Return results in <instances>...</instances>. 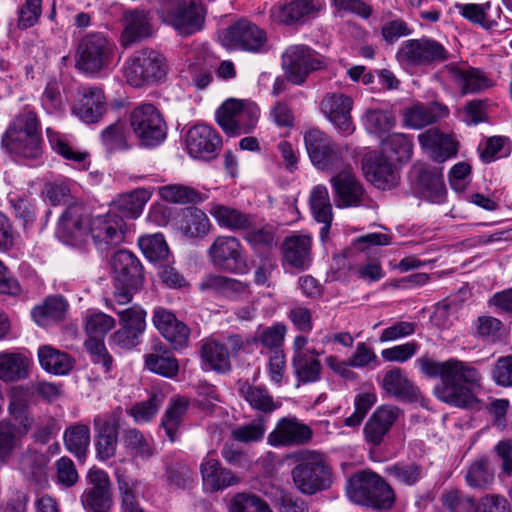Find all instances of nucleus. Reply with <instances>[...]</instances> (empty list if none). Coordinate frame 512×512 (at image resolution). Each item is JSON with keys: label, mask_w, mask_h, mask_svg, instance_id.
Wrapping results in <instances>:
<instances>
[{"label": "nucleus", "mask_w": 512, "mask_h": 512, "mask_svg": "<svg viewBox=\"0 0 512 512\" xmlns=\"http://www.w3.org/2000/svg\"><path fill=\"white\" fill-rule=\"evenodd\" d=\"M415 365L426 377L440 379L433 389L440 401L456 407H469L476 401L472 389L480 386L481 375L469 363L456 358L436 361L423 355Z\"/></svg>", "instance_id": "1"}, {"label": "nucleus", "mask_w": 512, "mask_h": 512, "mask_svg": "<svg viewBox=\"0 0 512 512\" xmlns=\"http://www.w3.org/2000/svg\"><path fill=\"white\" fill-rule=\"evenodd\" d=\"M86 217L87 211L83 205H69L59 219L58 233L75 241H83L90 235L96 248L101 251H106L123 241L125 222L121 216L107 213L88 221Z\"/></svg>", "instance_id": "2"}, {"label": "nucleus", "mask_w": 512, "mask_h": 512, "mask_svg": "<svg viewBox=\"0 0 512 512\" xmlns=\"http://www.w3.org/2000/svg\"><path fill=\"white\" fill-rule=\"evenodd\" d=\"M2 146L17 157L38 159L42 155V136L37 114L24 108L3 134Z\"/></svg>", "instance_id": "3"}, {"label": "nucleus", "mask_w": 512, "mask_h": 512, "mask_svg": "<svg viewBox=\"0 0 512 512\" xmlns=\"http://www.w3.org/2000/svg\"><path fill=\"white\" fill-rule=\"evenodd\" d=\"M345 490L352 502L373 509H391L396 501L392 486L371 470L358 471L350 476Z\"/></svg>", "instance_id": "4"}, {"label": "nucleus", "mask_w": 512, "mask_h": 512, "mask_svg": "<svg viewBox=\"0 0 512 512\" xmlns=\"http://www.w3.org/2000/svg\"><path fill=\"white\" fill-rule=\"evenodd\" d=\"M291 474L297 489L306 495L327 490L333 484L330 466L323 455L315 451L302 452Z\"/></svg>", "instance_id": "5"}, {"label": "nucleus", "mask_w": 512, "mask_h": 512, "mask_svg": "<svg viewBox=\"0 0 512 512\" xmlns=\"http://www.w3.org/2000/svg\"><path fill=\"white\" fill-rule=\"evenodd\" d=\"M114 274V299L117 304L129 303L144 283L143 267L130 251L120 249L111 259Z\"/></svg>", "instance_id": "6"}, {"label": "nucleus", "mask_w": 512, "mask_h": 512, "mask_svg": "<svg viewBox=\"0 0 512 512\" xmlns=\"http://www.w3.org/2000/svg\"><path fill=\"white\" fill-rule=\"evenodd\" d=\"M114 50V44L104 34H87L77 47L75 67L85 74H99L112 63Z\"/></svg>", "instance_id": "7"}, {"label": "nucleus", "mask_w": 512, "mask_h": 512, "mask_svg": "<svg viewBox=\"0 0 512 512\" xmlns=\"http://www.w3.org/2000/svg\"><path fill=\"white\" fill-rule=\"evenodd\" d=\"M260 109L250 100L227 99L216 110V120L229 136L251 132L257 125Z\"/></svg>", "instance_id": "8"}, {"label": "nucleus", "mask_w": 512, "mask_h": 512, "mask_svg": "<svg viewBox=\"0 0 512 512\" xmlns=\"http://www.w3.org/2000/svg\"><path fill=\"white\" fill-rule=\"evenodd\" d=\"M168 66L165 57L152 49L136 51L126 62L125 77L134 87H142L162 81L167 75Z\"/></svg>", "instance_id": "9"}, {"label": "nucleus", "mask_w": 512, "mask_h": 512, "mask_svg": "<svg viewBox=\"0 0 512 512\" xmlns=\"http://www.w3.org/2000/svg\"><path fill=\"white\" fill-rule=\"evenodd\" d=\"M304 142L312 163L318 169L332 171L344 166L349 152L347 145L333 142L319 129L307 131Z\"/></svg>", "instance_id": "10"}, {"label": "nucleus", "mask_w": 512, "mask_h": 512, "mask_svg": "<svg viewBox=\"0 0 512 512\" xmlns=\"http://www.w3.org/2000/svg\"><path fill=\"white\" fill-rule=\"evenodd\" d=\"M304 142L312 163L318 169L332 171L344 166L349 152L347 145L333 142L319 129L307 131Z\"/></svg>", "instance_id": "11"}, {"label": "nucleus", "mask_w": 512, "mask_h": 512, "mask_svg": "<svg viewBox=\"0 0 512 512\" xmlns=\"http://www.w3.org/2000/svg\"><path fill=\"white\" fill-rule=\"evenodd\" d=\"M249 340H244L238 334H232L220 341L214 338L202 340L199 355L204 370H212L217 373H227L232 369L231 357L237 356Z\"/></svg>", "instance_id": "12"}, {"label": "nucleus", "mask_w": 512, "mask_h": 512, "mask_svg": "<svg viewBox=\"0 0 512 512\" xmlns=\"http://www.w3.org/2000/svg\"><path fill=\"white\" fill-rule=\"evenodd\" d=\"M449 57V52L441 43L425 37L404 41L396 53L397 61L405 67L438 64Z\"/></svg>", "instance_id": "13"}, {"label": "nucleus", "mask_w": 512, "mask_h": 512, "mask_svg": "<svg viewBox=\"0 0 512 512\" xmlns=\"http://www.w3.org/2000/svg\"><path fill=\"white\" fill-rule=\"evenodd\" d=\"M282 67L287 78L296 85H302L309 73L326 67L323 57L309 46H289L282 55Z\"/></svg>", "instance_id": "14"}, {"label": "nucleus", "mask_w": 512, "mask_h": 512, "mask_svg": "<svg viewBox=\"0 0 512 512\" xmlns=\"http://www.w3.org/2000/svg\"><path fill=\"white\" fill-rule=\"evenodd\" d=\"M130 124L144 146L159 145L166 138V123L152 104H142L134 108L130 114Z\"/></svg>", "instance_id": "15"}, {"label": "nucleus", "mask_w": 512, "mask_h": 512, "mask_svg": "<svg viewBox=\"0 0 512 512\" xmlns=\"http://www.w3.org/2000/svg\"><path fill=\"white\" fill-rule=\"evenodd\" d=\"M206 10L200 0H178L163 15V21L181 36H190L202 30Z\"/></svg>", "instance_id": "16"}, {"label": "nucleus", "mask_w": 512, "mask_h": 512, "mask_svg": "<svg viewBox=\"0 0 512 512\" xmlns=\"http://www.w3.org/2000/svg\"><path fill=\"white\" fill-rule=\"evenodd\" d=\"M224 40L233 49L250 53H266L269 51L268 37L265 30L245 19L231 25L226 31Z\"/></svg>", "instance_id": "17"}, {"label": "nucleus", "mask_w": 512, "mask_h": 512, "mask_svg": "<svg viewBox=\"0 0 512 512\" xmlns=\"http://www.w3.org/2000/svg\"><path fill=\"white\" fill-rule=\"evenodd\" d=\"M112 309L119 317L120 328L112 335V341L123 349H132L139 345L146 329V311L139 305L123 310Z\"/></svg>", "instance_id": "18"}, {"label": "nucleus", "mask_w": 512, "mask_h": 512, "mask_svg": "<svg viewBox=\"0 0 512 512\" xmlns=\"http://www.w3.org/2000/svg\"><path fill=\"white\" fill-rule=\"evenodd\" d=\"M338 208L359 207L364 205L365 190L353 173L350 165L344 164L340 171L330 178Z\"/></svg>", "instance_id": "19"}, {"label": "nucleus", "mask_w": 512, "mask_h": 512, "mask_svg": "<svg viewBox=\"0 0 512 512\" xmlns=\"http://www.w3.org/2000/svg\"><path fill=\"white\" fill-rule=\"evenodd\" d=\"M323 9L321 0H291L270 9L271 19L287 26L303 25L316 18Z\"/></svg>", "instance_id": "20"}, {"label": "nucleus", "mask_w": 512, "mask_h": 512, "mask_svg": "<svg viewBox=\"0 0 512 512\" xmlns=\"http://www.w3.org/2000/svg\"><path fill=\"white\" fill-rule=\"evenodd\" d=\"M319 107L339 133L348 136L355 131L351 116L353 99L350 96L337 92L326 93Z\"/></svg>", "instance_id": "21"}, {"label": "nucleus", "mask_w": 512, "mask_h": 512, "mask_svg": "<svg viewBox=\"0 0 512 512\" xmlns=\"http://www.w3.org/2000/svg\"><path fill=\"white\" fill-rule=\"evenodd\" d=\"M240 241L234 236H218L208 249L211 263L228 272H236L245 265Z\"/></svg>", "instance_id": "22"}, {"label": "nucleus", "mask_w": 512, "mask_h": 512, "mask_svg": "<svg viewBox=\"0 0 512 512\" xmlns=\"http://www.w3.org/2000/svg\"><path fill=\"white\" fill-rule=\"evenodd\" d=\"M203 487L209 492L223 491L229 487L241 483L242 478L232 470L224 467L214 457L213 452H208L199 465Z\"/></svg>", "instance_id": "23"}, {"label": "nucleus", "mask_w": 512, "mask_h": 512, "mask_svg": "<svg viewBox=\"0 0 512 512\" xmlns=\"http://www.w3.org/2000/svg\"><path fill=\"white\" fill-rule=\"evenodd\" d=\"M88 482L89 487L81 497L84 508L93 512H107L112 506L108 474L101 469H91L88 473Z\"/></svg>", "instance_id": "24"}, {"label": "nucleus", "mask_w": 512, "mask_h": 512, "mask_svg": "<svg viewBox=\"0 0 512 512\" xmlns=\"http://www.w3.org/2000/svg\"><path fill=\"white\" fill-rule=\"evenodd\" d=\"M186 149L193 158L210 160L222 146L220 135L210 126L197 124L186 134Z\"/></svg>", "instance_id": "25"}, {"label": "nucleus", "mask_w": 512, "mask_h": 512, "mask_svg": "<svg viewBox=\"0 0 512 512\" xmlns=\"http://www.w3.org/2000/svg\"><path fill=\"white\" fill-rule=\"evenodd\" d=\"M312 429L296 417L281 418L268 435V444L273 447L303 445L312 438Z\"/></svg>", "instance_id": "26"}, {"label": "nucleus", "mask_w": 512, "mask_h": 512, "mask_svg": "<svg viewBox=\"0 0 512 512\" xmlns=\"http://www.w3.org/2000/svg\"><path fill=\"white\" fill-rule=\"evenodd\" d=\"M77 96L72 107L73 114L87 124L99 122L106 112L103 90L99 87L83 86L78 89Z\"/></svg>", "instance_id": "27"}, {"label": "nucleus", "mask_w": 512, "mask_h": 512, "mask_svg": "<svg viewBox=\"0 0 512 512\" xmlns=\"http://www.w3.org/2000/svg\"><path fill=\"white\" fill-rule=\"evenodd\" d=\"M443 72L463 95L478 93L492 86V81L478 68L448 64L443 67Z\"/></svg>", "instance_id": "28"}, {"label": "nucleus", "mask_w": 512, "mask_h": 512, "mask_svg": "<svg viewBox=\"0 0 512 512\" xmlns=\"http://www.w3.org/2000/svg\"><path fill=\"white\" fill-rule=\"evenodd\" d=\"M411 174L416 178L417 191L421 197L436 204L445 200L446 188L440 170L429 169L424 164H415Z\"/></svg>", "instance_id": "29"}, {"label": "nucleus", "mask_w": 512, "mask_h": 512, "mask_svg": "<svg viewBox=\"0 0 512 512\" xmlns=\"http://www.w3.org/2000/svg\"><path fill=\"white\" fill-rule=\"evenodd\" d=\"M363 170L367 179L383 190L395 187L399 180L396 167L381 154L374 153L366 156Z\"/></svg>", "instance_id": "30"}, {"label": "nucleus", "mask_w": 512, "mask_h": 512, "mask_svg": "<svg viewBox=\"0 0 512 512\" xmlns=\"http://www.w3.org/2000/svg\"><path fill=\"white\" fill-rule=\"evenodd\" d=\"M401 414V410L396 406H379L365 424L366 441L374 446L380 445Z\"/></svg>", "instance_id": "31"}, {"label": "nucleus", "mask_w": 512, "mask_h": 512, "mask_svg": "<svg viewBox=\"0 0 512 512\" xmlns=\"http://www.w3.org/2000/svg\"><path fill=\"white\" fill-rule=\"evenodd\" d=\"M95 427L96 456L106 461L115 456L118 446L119 423L111 417L96 416L93 420Z\"/></svg>", "instance_id": "32"}, {"label": "nucleus", "mask_w": 512, "mask_h": 512, "mask_svg": "<svg viewBox=\"0 0 512 512\" xmlns=\"http://www.w3.org/2000/svg\"><path fill=\"white\" fill-rule=\"evenodd\" d=\"M418 141L421 148L437 162H444L457 154L458 143L437 128L419 134Z\"/></svg>", "instance_id": "33"}, {"label": "nucleus", "mask_w": 512, "mask_h": 512, "mask_svg": "<svg viewBox=\"0 0 512 512\" xmlns=\"http://www.w3.org/2000/svg\"><path fill=\"white\" fill-rule=\"evenodd\" d=\"M448 114V107L441 103L417 102L405 109L403 113V124L411 129H422L436 123L440 119L448 116Z\"/></svg>", "instance_id": "34"}, {"label": "nucleus", "mask_w": 512, "mask_h": 512, "mask_svg": "<svg viewBox=\"0 0 512 512\" xmlns=\"http://www.w3.org/2000/svg\"><path fill=\"white\" fill-rule=\"evenodd\" d=\"M144 365L152 373L174 379L179 373V362L172 351L161 341L151 345L150 352L144 355Z\"/></svg>", "instance_id": "35"}, {"label": "nucleus", "mask_w": 512, "mask_h": 512, "mask_svg": "<svg viewBox=\"0 0 512 512\" xmlns=\"http://www.w3.org/2000/svg\"><path fill=\"white\" fill-rule=\"evenodd\" d=\"M49 457L38 451H26L21 455L19 469L27 481L39 489L48 486Z\"/></svg>", "instance_id": "36"}, {"label": "nucleus", "mask_w": 512, "mask_h": 512, "mask_svg": "<svg viewBox=\"0 0 512 512\" xmlns=\"http://www.w3.org/2000/svg\"><path fill=\"white\" fill-rule=\"evenodd\" d=\"M309 206L313 218L323 224L320 229V239L324 242L328 238L333 220L332 204L325 185L319 184L312 188L309 195Z\"/></svg>", "instance_id": "37"}, {"label": "nucleus", "mask_w": 512, "mask_h": 512, "mask_svg": "<svg viewBox=\"0 0 512 512\" xmlns=\"http://www.w3.org/2000/svg\"><path fill=\"white\" fill-rule=\"evenodd\" d=\"M381 387L388 395L401 400L413 401L419 394L418 387L399 367H394L385 372Z\"/></svg>", "instance_id": "38"}, {"label": "nucleus", "mask_w": 512, "mask_h": 512, "mask_svg": "<svg viewBox=\"0 0 512 512\" xmlns=\"http://www.w3.org/2000/svg\"><path fill=\"white\" fill-rule=\"evenodd\" d=\"M286 263L297 269H305L311 260V237L306 234H294L286 237L282 245Z\"/></svg>", "instance_id": "39"}, {"label": "nucleus", "mask_w": 512, "mask_h": 512, "mask_svg": "<svg viewBox=\"0 0 512 512\" xmlns=\"http://www.w3.org/2000/svg\"><path fill=\"white\" fill-rule=\"evenodd\" d=\"M30 429L7 418L0 421V464L7 463L22 446L23 438Z\"/></svg>", "instance_id": "40"}, {"label": "nucleus", "mask_w": 512, "mask_h": 512, "mask_svg": "<svg viewBox=\"0 0 512 512\" xmlns=\"http://www.w3.org/2000/svg\"><path fill=\"white\" fill-rule=\"evenodd\" d=\"M238 392L248 405L258 412L269 414L280 407V402L274 399L265 386L247 381L239 382Z\"/></svg>", "instance_id": "41"}, {"label": "nucleus", "mask_w": 512, "mask_h": 512, "mask_svg": "<svg viewBox=\"0 0 512 512\" xmlns=\"http://www.w3.org/2000/svg\"><path fill=\"white\" fill-rule=\"evenodd\" d=\"M124 30L121 34V43L128 47L148 37L152 30L148 13L134 10L124 14Z\"/></svg>", "instance_id": "42"}, {"label": "nucleus", "mask_w": 512, "mask_h": 512, "mask_svg": "<svg viewBox=\"0 0 512 512\" xmlns=\"http://www.w3.org/2000/svg\"><path fill=\"white\" fill-rule=\"evenodd\" d=\"M209 213L220 227L230 231L248 229L253 223L251 215L219 203L211 204Z\"/></svg>", "instance_id": "43"}, {"label": "nucleus", "mask_w": 512, "mask_h": 512, "mask_svg": "<svg viewBox=\"0 0 512 512\" xmlns=\"http://www.w3.org/2000/svg\"><path fill=\"white\" fill-rule=\"evenodd\" d=\"M189 404L190 401L186 397H173L161 418V426L171 442L177 440V433L188 411Z\"/></svg>", "instance_id": "44"}, {"label": "nucleus", "mask_w": 512, "mask_h": 512, "mask_svg": "<svg viewBox=\"0 0 512 512\" xmlns=\"http://www.w3.org/2000/svg\"><path fill=\"white\" fill-rule=\"evenodd\" d=\"M178 228L186 237H203L209 233L211 223L205 212L198 208L190 207L182 211Z\"/></svg>", "instance_id": "45"}, {"label": "nucleus", "mask_w": 512, "mask_h": 512, "mask_svg": "<svg viewBox=\"0 0 512 512\" xmlns=\"http://www.w3.org/2000/svg\"><path fill=\"white\" fill-rule=\"evenodd\" d=\"M31 393L23 387H14L10 393L8 412L15 424L31 429L33 417L29 412Z\"/></svg>", "instance_id": "46"}, {"label": "nucleus", "mask_w": 512, "mask_h": 512, "mask_svg": "<svg viewBox=\"0 0 512 512\" xmlns=\"http://www.w3.org/2000/svg\"><path fill=\"white\" fill-rule=\"evenodd\" d=\"M28 358L19 352L0 353V379L13 382L24 379L28 375Z\"/></svg>", "instance_id": "47"}, {"label": "nucleus", "mask_w": 512, "mask_h": 512, "mask_svg": "<svg viewBox=\"0 0 512 512\" xmlns=\"http://www.w3.org/2000/svg\"><path fill=\"white\" fill-rule=\"evenodd\" d=\"M38 359L44 370L55 375H65L73 368V360L67 353L48 345L38 349Z\"/></svg>", "instance_id": "48"}, {"label": "nucleus", "mask_w": 512, "mask_h": 512, "mask_svg": "<svg viewBox=\"0 0 512 512\" xmlns=\"http://www.w3.org/2000/svg\"><path fill=\"white\" fill-rule=\"evenodd\" d=\"M495 479L494 469L486 456L476 459L467 469L465 480L471 488L487 490Z\"/></svg>", "instance_id": "49"}, {"label": "nucleus", "mask_w": 512, "mask_h": 512, "mask_svg": "<svg viewBox=\"0 0 512 512\" xmlns=\"http://www.w3.org/2000/svg\"><path fill=\"white\" fill-rule=\"evenodd\" d=\"M47 138L52 149L66 160L77 163L79 168L86 169V160L89 157V153L86 151L74 150L67 141V138L54 131L52 128L46 129Z\"/></svg>", "instance_id": "50"}, {"label": "nucleus", "mask_w": 512, "mask_h": 512, "mask_svg": "<svg viewBox=\"0 0 512 512\" xmlns=\"http://www.w3.org/2000/svg\"><path fill=\"white\" fill-rule=\"evenodd\" d=\"M66 310L67 303L63 297H48L42 305L32 310V317L38 325L45 326L50 321L61 320Z\"/></svg>", "instance_id": "51"}, {"label": "nucleus", "mask_w": 512, "mask_h": 512, "mask_svg": "<svg viewBox=\"0 0 512 512\" xmlns=\"http://www.w3.org/2000/svg\"><path fill=\"white\" fill-rule=\"evenodd\" d=\"M161 198L175 204L200 203L205 196L191 186L182 184H169L159 188Z\"/></svg>", "instance_id": "52"}, {"label": "nucleus", "mask_w": 512, "mask_h": 512, "mask_svg": "<svg viewBox=\"0 0 512 512\" xmlns=\"http://www.w3.org/2000/svg\"><path fill=\"white\" fill-rule=\"evenodd\" d=\"M122 445L132 457L148 459L153 455L149 440L136 428H126L122 431Z\"/></svg>", "instance_id": "53"}, {"label": "nucleus", "mask_w": 512, "mask_h": 512, "mask_svg": "<svg viewBox=\"0 0 512 512\" xmlns=\"http://www.w3.org/2000/svg\"><path fill=\"white\" fill-rule=\"evenodd\" d=\"M293 367L298 379L302 382H314L318 380L321 364L317 355L312 352H299L294 355Z\"/></svg>", "instance_id": "54"}, {"label": "nucleus", "mask_w": 512, "mask_h": 512, "mask_svg": "<svg viewBox=\"0 0 512 512\" xmlns=\"http://www.w3.org/2000/svg\"><path fill=\"white\" fill-rule=\"evenodd\" d=\"M385 473L405 486H414L424 476L423 467L416 462H398L385 468Z\"/></svg>", "instance_id": "55"}, {"label": "nucleus", "mask_w": 512, "mask_h": 512, "mask_svg": "<svg viewBox=\"0 0 512 512\" xmlns=\"http://www.w3.org/2000/svg\"><path fill=\"white\" fill-rule=\"evenodd\" d=\"M150 198L151 192L149 190L138 188L122 194L118 200V208L126 217L137 218Z\"/></svg>", "instance_id": "56"}, {"label": "nucleus", "mask_w": 512, "mask_h": 512, "mask_svg": "<svg viewBox=\"0 0 512 512\" xmlns=\"http://www.w3.org/2000/svg\"><path fill=\"white\" fill-rule=\"evenodd\" d=\"M463 298L459 294L450 295L436 304L431 322L438 328H448L452 324L453 316L462 306Z\"/></svg>", "instance_id": "57"}, {"label": "nucleus", "mask_w": 512, "mask_h": 512, "mask_svg": "<svg viewBox=\"0 0 512 512\" xmlns=\"http://www.w3.org/2000/svg\"><path fill=\"white\" fill-rule=\"evenodd\" d=\"M228 510L229 512H273L263 498L251 492H239L233 495Z\"/></svg>", "instance_id": "58"}, {"label": "nucleus", "mask_w": 512, "mask_h": 512, "mask_svg": "<svg viewBox=\"0 0 512 512\" xmlns=\"http://www.w3.org/2000/svg\"><path fill=\"white\" fill-rule=\"evenodd\" d=\"M64 444L69 452L77 457H83L90 444V429L87 425L79 424L66 429Z\"/></svg>", "instance_id": "59"}, {"label": "nucleus", "mask_w": 512, "mask_h": 512, "mask_svg": "<svg viewBox=\"0 0 512 512\" xmlns=\"http://www.w3.org/2000/svg\"><path fill=\"white\" fill-rule=\"evenodd\" d=\"M163 403L162 393H152L147 400L134 404L127 413L136 423H148L156 416Z\"/></svg>", "instance_id": "60"}, {"label": "nucleus", "mask_w": 512, "mask_h": 512, "mask_svg": "<svg viewBox=\"0 0 512 512\" xmlns=\"http://www.w3.org/2000/svg\"><path fill=\"white\" fill-rule=\"evenodd\" d=\"M138 245L144 256L151 262L166 260L169 255V248L160 233L141 236Z\"/></svg>", "instance_id": "61"}, {"label": "nucleus", "mask_w": 512, "mask_h": 512, "mask_svg": "<svg viewBox=\"0 0 512 512\" xmlns=\"http://www.w3.org/2000/svg\"><path fill=\"white\" fill-rule=\"evenodd\" d=\"M193 475V470L187 463L176 461L166 465L164 478L170 487L185 489L193 482Z\"/></svg>", "instance_id": "62"}, {"label": "nucleus", "mask_w": 512, "mask_h": 512, "mask_svg": "<svg viewBox=\"0 0 512 512\" xmlns=\"http://www.w3.org/2000/svg\"><path fill=\"white\" fill-rule=\"evenodd\" d=\"M363 123L369 133L382 134L393 128L395 120L389 111L369 109L363 116Z\"/></svg>", "instance_id": "63"}, {"label": "nucleus", "mask_w": 512, "mask_h": 512, "mask_svg": "<svg viewBox=\"0 0 512 512\" xmlns=\"http://www.w3.org/2000/svg\"><path fill=\"white\" fill-rule=\"evenodd\" d=\"M441 503L449 512H476L474 498L457 489L446 490L441 496Z\"/></svg>", "instance_id": "64"}]
</instances>
